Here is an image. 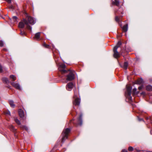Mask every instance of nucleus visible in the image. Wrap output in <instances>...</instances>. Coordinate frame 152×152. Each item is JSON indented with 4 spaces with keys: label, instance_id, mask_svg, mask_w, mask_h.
I'll return each mask as SVG.
<instances>
[{
    "label": "nucleus",
    "instance_id": "6ab92c4d",
    "mask_svg": "<svg viewBox=\"0 0 152 152\" xmlns=\"http://www.w3.org/2000/svg\"><path fill=\"white\" fill-rule=\"evenodd\" d=\"M146 89L147 91H152V86L150 85L147 86L146 87Z\"/></svg>",
    "mask_w": 152,
    "mask_h": 152
},
{
    "label": "nucleus",
    "instance_id": "2eb2a0df",
    "mask_svg": "<svg viewBox=\"0 0 152 152\" xmlns=\"http://www.w3.org/2000/svg\"><path fill=\"white\" fill-rule=\"evenodd\" d=\"M82 115H80L79 118L78 119V122L77 124L80 125H81L82 124Z\"/></svg>",
    "mask_w": 152,
    "mask_h": 152
},
{
    "label": "nucleus",
    "instance_id": "423d86ee",
    "mask_svg": "<svg viewBox=\"0 0 152 152\" xmlns=\"http://www.w3.org/2000/svg\"><path fill=\"white\" fill-rule=\"evenodd\" d=\"M66 66L64 64H61L60 65L59 67L58 68V70L63 72H65L66 71L64 69L65 68Z\"/></svg>",
    "mask_w": 152,
    "mask_h": 152
},
{
    "label": "nucleus",
    "instance_id": "4468645a",
    "mask_svg": "<svg viewBox=\"0 0 152 152\" xmlns=\"http://www.w3.org/2000/svg\"><path fill=\"white\" fill-rule=\"evenodd\" d=\"M128 25L127 24H126L122 28V30L124 32H126L128 30Z\"/></svg>",
    "mask_w": 152,
    "mask_h": 152
},
{
    "label": "nucleus",
    "instance_id": "39448f33",
    "mask_svg": "<svg viewBox=\"0 0 152 152\" xmlns=\"http://www.w3.org/2000/svg\"><path fill=\"white\" fill-rule=\"evenodd\" d=\"M117 47H114L113 48L114 56L115 58H117L119 56V54L117 51Z\"/></svg>",
    "mask_w": 152,
    "mask_h": 152
},
{
    "label": "nucleus",
    "instance_id": "dca6fc26",
    "mask_svg": "<svg viewBox=\"0 0 152 152\" xmlns=\"http://www.w3.org/2000/svg\"><path fill=\"white\" fill-rule=\"evenodd\" d=\"M139 93V92L137 91V89L134 88L132 91V94L133 96L137 95Z\"/></svg>",
    "mask_w": 152,
    "mask_h": 152
},
{
    "label": "nucleus",
    "instance_id": "7ed1b4c3",
    "mask_svg": "<svg viewBox=\"0 0 152 152\" xmlns=\"http://www.w3.org/2000/svg\"><path fill=\"white\" fill-rule=\"evenodd\" d=\"M68 72H69V73L67 76L66 80L71 81L73 80L74 79V71L69 70Z\"/></svg>",
    "mask_w": 152,
    "mask_h": 152
},
{
    "label": "nucleus",
    "instance_id": "e433bc0d",
    "mask_svg": "<svg viewBox=\"0 0 152 152\" xmlns=\"http://www.w3.org/2000/svg\"><path fill=\"white\" fill-rule=\"evenodd\" d=\"M20 34H21V35H23L24 34H25V33H24V32H23V33H22V32H21V33H20Z\"/></svg>",
    "mask_w": 152,
    "mask_h": 152
},
{
    "label": "nucleus",
    "instance_id": "c9c22d12",
    "mask_svg": "<svg viewBox=\"0 0 152 152\" xmlns=\"http://www.w3.org/2000/svg\"><path fill=\"white\" fill-rule=\"evenodd\" d=\"M122 152H127V151L126 150H122Z\"/></svg>",
    "mask_w": 152,
    "mask_h": 152
},
{
    "label": "nucleus",
    "instance_id": "20e7f679",
    "mask_svg": "<svg viewBox=\"0 0 152 152\" xmlns=\"http://www.w3.org/2000/svg\"><path fill=\"white\" fill-rule=\"evenodd\" d=\"M132 88V87L129 86H126V94L127 97H129L130 99H132V97L131 96V90Z\"/></svg>",
    "mask_w": 152,
    "mask_h": 152
},
{
    "label": "nucleus",
    "instance_id": "f03ea898",
    "mask_svg": "<svg viewBox=\"0 0 152 152\" xmlns=\"http://www.w3.org/2000/svg\"><path fill=\"white\" fill-rule=\"evenodd\" d=\"M70 132V129L67 128L64 130L62 133L63 137L62 139V142H64L65 139L68 137V134Z\"/></svg>",
    "mask_w": 152,
    "mask_h": 152
},
{
    "label": "nucleus",
    "instance_id": "72a5a7b5",
    "mask_svg": "<svg viewBox=\"0 0 152 152\" xmlns=\"http://www.w3.org/2000/svg\"><path fill=\"white\" fill-rule=\"evenodd\" d=\"M143 87V86H140V87H138V89L139 90H141L142 88Z\"/></svg>",
    "mask_w": 152,
    "mask_h": 152
},
{
    "label": "nucleus",
    "instance_id": "c756f323",
    "mask_svg": "<svg viewBox=\"0 0 152 152\" xmlns=\"http://www.w3.org/2000/svg\"><path fill=\"white\" fill-rule=\"evenodd\" d=\"M115 20L116 21L118 22L119 21V18L118 16H116L115 18Z\"/></svg>",
    "mask_w": 152,
    "mask_h": 152
},
{
    "label": "nucleus",
    "instance_id": "6e6552de",
    "mask_svg": "<svg viewBox=\"0 0 152 152\" xmlns=\"http://www.w3.org/2000/svg\"><path fill=\"white\" fill-rule=\"evenodd\" d=\"M28 23L33 25L35 23V21L34 19L30 16L28 17Z\"/></svg>",
    "mask_w": 152,
    "mask_h": 152
},
{
    "label": "nucleus",
    "instance_id": "a878e982",
    "mask_svg": "<svg viewBox=\"0 0 152 152\" xmlns=\"http://www.w3.org/2000/svg\"><path fill=\"white\" fill-rule=\"evenodd\" d=\"M133 148L131 146H130L129 147L128 150L129 151H133Z\"/></svg>",
    "mask_w": 152,
    "mask_h": 152
},
{
    "label": "nucleus",
    "instance_id": "7c9ffc66",
    "mask_svg": "<svg viewBox=\"0 0 152 152\" xmlns=\"http://www.w3.org/2000/svg\"><path fill=\"white\" fill-rule=\"evenodd\" d=\"M5 114L6 115H10V113L9 111H7L5 112Z\"/></svg>",
    "mask_w": 152,
    "mask_h": 152
},
{
    "label": "nucleus",
    "instance_id": "393cba45",
    "mask_svg": "<svg viewBox=\"0 0 152 152\" xmlns=\"http://www.w3.org/2000/svg\"><path fill=\"white\" fill-rule=\"evenodd\" d=\"M20 127L22 128H23V129H25L26 130H28V127L26 126H20Z\"/></svg>",
    "mask_w": 152,
    "mask_h": 152
},
{
    "label": "nucleus",
    "instance_id": "4c0bfd02",
    "mask_svg": "<svg viewBox=\"0 0 152 152\" xmlns=\"http://www.w3.org/2000/svg\"><path fill=\"white\" fill-rule=\"evenodd\" d=\"M151 133L152 134V129L151 131Z\"/></svg>",
    "mask_w": 152,
    "mask_h": 152
},
{
    "label": "nucleus",
    "instance_id": "aec40b11",
    "mask_svg": "<svg viewBox=\"0 0 152 152\" xmlns=\"http://www.w3.org/2000/svg\"><path fill=\"white\" fill-rule=\"evenodd\" d=\"M128 66V63L127 62H124L123 67L124 69H126L127 68Z\"/></svg>",
    "mask_w": 152,
    "mask_h": 152
},
{
    "label": "nucleus",
    "instance_id": "9b49d317",
    "mask_svg": "<svg viewBox=\"0 0 152 152\" xmlns=\"http://www.w3.org/2000/svg\"><path fill=\"white\" fill-rule=\"evenodd\" d=\"M80 99L78 98H75L73 102V104L75 105H79L80 104Z\"/></svg>",
    "mask_w": 152,
    "mask_h": 152
},
{
    "label": "nucleus",
    "instance_id": "f3484780",
    "mask_svg": "<svg viewBox=\"0 0 152 152\" xmlns=\"http://www.w3.org/2000/svg\"><path fill=\"white\" fill-rule=\"evenodd\" d=\"M137 84H140L143 83V80L142 79L137 80L136 82Z\"/></svg>",
    "mask_w": 152,
    "mask_h": 152
},
{
    "label": "nucleus",
    "instance_id": "1a4fd4ad",
    "mask_svg": "<svg viewBox=\"0 0 152 152\" xmlns=\"http://www.w3.org/2000/svg\"><path fill=\"white\" fill-rule=\"evenodd\" d=\"M11 84L16 88L18 89H20V85L14 82H11Z\"/></svg>",
    "mask_w": 152,
    "mask_h": 152
},
{
    "label": "nucleus",
    "instance_id": "f704fd0d",
    "mask_svg": "<svg viewBox=\"0 0 152 152\" xmlns=\"http://www.w3.org/2000/svg\"><path fill=\"white\" fill-rule=\"evenodd\" d=\"M6 1L9 3H10L11 2V0H6Z\"/></svg>",
    "mask_w": 152,
    "mask_h": 152
},
{
    "label": "nucleus",
    "instance_id": "5701e85b",
    "mask_svg": "<svg viewBox=\"0 0 152 152\" xmlns=\"http://www.w3.org/2000/svg\"><path fill=\"white\" fill-rule=\"evenodd\" d=\"M2 80L3 82H5L6 83L9 82V81L8 79L6 77H4L2 79Z\"/></svg>",
    "mask_w": 152,
    "mask_h": 152
},
{
    "label": "nucleus",
    "instance_id": "0eeeda50",
    "mask_svg": "<svg viewBox=\"0 0 152 152\" xmlns=\"http://www.w3.org/2000/svg\"><path fill=\"white\" fill-rule=\"evenodd\" d=\"M74 85L72 82H70L67 84L66 86V88L68 91H71Z\"/></svg>",
    "mask_w": 152,
    "mask_h": 152
},
{
    "label": "nucleus",
    "instance_id": "4be33fe9",
    "mask_svg": "<svg viewBox=\"0 0 152 152\" xmlns=\"http://www.w3.org/2000/svg\"><path fill=\"white\" fill-rule=\"evenodd\" d=\"M14 120L16 122V123L18 124V125H20V121L17 119V118H14Z\"/></svg>",
    "mask_w": 152,
    "mask_h": 152
},
{
    "label": "nucleus",
    "instance_id": "473e14b6",
    "mask_svg": "<svg viewBox=\"0 0 152 152\" xmlns=\"http://www.w3.org/2000/svg\"><path fill=\"white\" fill-rule=\"evenodd\" d=\"M10 129L11 130H12L13 131H14L15 130L14 127L12 126H11Z\"/></svg>",
    "mask_w": 152,
    "mask_h": 152
},
{
    "label": "nucleus",
    "instance_id": "9d476101",
    "mask_svg": "<svg viewBox=\"0 0 152 152\" xmlns=\"http://www.w3.org/2000/svg\"><path fill=\"white\" fill-rule=\"evenodd\" d=\"M18 114L19 116L21 118H23L24 116V112L21 109L18 110Z\"/></svg>",
    "mask_w": 152,
    "mask_h": 152
},
{
    "label": "nucleus",
    "instance_id": "b1692460",
    "mask_svg": "<svg viewBox=\"0 0 152 152\" xmlns=\"http://www.w3.org/2000/svg\"><path fill=\"white\" fill-rule=\"evenodd\" d=\"M121 45V42L120 41H119L117 44L115 46V47H117V48L119 47H120V46Z\"/></svg>",
    "mask_w": 152,
    "mask_h": 152
},
{
    "label": "nucleus",
    "instance_id": "412c9836",
    "mask_svg": "<svg viewBox=\"0 0 152 152\" xmlns=\"http://www.w3.org/2000/svg\"><path fill=\"white\" fill-rule=\"evenodd\" d=\"M9 104L10 106L12 107H14L15 106V105L14 104L13 101L12 100H10L9 101Z\"/></svg>",
    "mask_w": 152,
    "mask_h": 152
},
{
    "label": "nucleus",
    "instance_id": "f257e3e1",
    "mask_svg": "<svg viewBox=\"0 0 152 152\" xmlns=\"http://www.w3.org/2000/svg\"><path fill=\"white\" fill-rule=\"evenodd\" d=\"M25 24L26 25V28L28 29L31 30V27L28 25V22L25 19H23V21H21L19 23V27L20 28H23L24 27Z\"/></svg>",
    "mask_w": 152,
    "mask_h": 152
},
{
    "label": "nucleus",
    "instance_id": "2f4dec72",
    "mask_svg": "<svg viewBox=\"0 0 152 152\" xmlns=\"http://www.w3.org/2000/svg\"><path fill=\"white\" fill-rule=\"evenodd\" d=\"M3 71L2 67L0 64V72H2Z\"/></svg>",
    "mask_w": 152,
    "mask_h": 152
},
{
    "label": "nucleus",
    "instance_id": "cd10ccee",
    "mask_svg": "<svg viewBox=\"0 0 152 152\" xmlns=\"http://www.w3.org/2000/svg\"><path fill=\"white\" fill-rule=\"evenodd\" d=\"M12 18L14 21L15 22L17 20V18L16 16H14L12 17Z\"/></svg>",
    "mask_w": 152,
    "mask_h": 152
},
{
    "label": "nucleus",
    "instance_id": "c85d7f7f",
    "mask_svg": "<svg viewBox=\"0 0 152 152\" xmlns=\"http://www.w3.org/2000/svg\"><path fill=\"white\" fill-rule=\"evenodd\" d=\"M4 45V43L2 41H0V46L2 47Z\"/></svg>",
    "mask_w": 152,
    "mask_h": 152
},
{
    "label": "nucleus",
    "instance_id": "bb28decb",
    "mask_svg": "<svg viewBox=\"0 0 152 152\" xmlns=\"http://www.w3.org/2000/svg\"><path fill=\"white\" fill-rule=\"evenodd\" d=\"M43 46L45 47V48H49V45H48L44 43L43 44Z\"/></svg>",
    "mask_w": 152,
    "mask_h": 152
},
{
    "label": "nucleus",
    "instance_id": "f8f14e48",
    "mask_svg": "<svg viewBox=\"0 0 152 152\" xmlns=\"http://www.w3.org/2000/svg\"><path fill=\"white\" fill-rule=\"evenodd\" d=\"M112 4L113 5L118 6L119 5V2L118 0H112Z\"/></svg>",
    "mask_w": 152,
    "mask_h": 152
},
{
    "label": "nucleus",
    "instance_id": "a211bd4d",
    "mask_svg": "<svg viewBox=\"0 0 152 152\" xmlns=\"http://www.w3.org/2000/svg\"><path fill=\"white\" fill-rule=\"evenodd\" d=\"M10 78L12 81H15L16 79V77L15 75H11L10 76Z\"/></svg>",
    "mask_w": 152,
    "mask_h": 152
},
{
    "label": "nucleus",
    "instance_id": "ddd939ff",
    "mask_svg": "<svg viewBox=\"0 0 152 152\" xmlns=\"http://www.w3.org/2000/svg\"><path fill=\"white\" fill-rule=\"evenodd\" d=\"M41 33V32H38L36 33L35 35L34 38L37 40H39Z\"/></svg>",
    "mask_w": 152,
    "mask_h": 152
}]
</instances>
